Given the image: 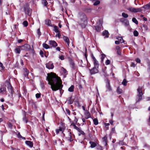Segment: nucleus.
I'll use <instances>...</instances> for the list:
<instances>
[{
    "instance_id": "nucleus-1",
    "label": "nucleus",
    "mask_w": 150,
    "mask_h": 150,
    "mask_svg": "<svg viewBox=\"0 0 150 150\" xmlns=\"http://www.w3.org/2000/svg\"><path fill=\"white\" fill-rule=\"evenodd\" d=\"M47 79L48 83L51 85V88L53 91H56L62 87L60 78L52 72L47 74Z\"/></svg>"
},
{
    "instance_id": "nucleus-2",
    "label": "nucleus",
    "mask_w": 150,
    "mask_h": 150,
    "mask_svg": "<svg viewBox=\"0 0 150 150\" xmlns=\"http://www.w3.org/2000/svg\"><path fill=\"white\" fill-rule=\"evenodd\" d=\"M78 23L82 28L85 27L87 18L86 15L83 13H80L79 14Z\"/></svg>"
},
{
    "instance_id": "nucleus-3",
    "label": "nucleus",
    "mask_w": 150,
    "mask_h": 150,
    "mask_svg": "<svg viewBox=\"0 0 150 150\" xmlns=\"http://www.w3.org/2000/svg\"><path fill=\"white\" fill-rule=\"evenodd\" d=\"M137 94L136 97V101L137 102H139L142 99V96L143 93L142 92V88L139 87L137 89Z\"/></svg>"
},
{
    "instance_id": "nucleus-4",
    "label": "nucleus",
    "mask_w": 150,
    "mask_h": 150,
    "mask_svg": "<svg viewBox=\"0 0 150 150\" xmlns=\"http://www.w3.org/2000/svg\"><path fill=\"white\" fill-rule=\"evenodd\" d=\"M105 87L106 88V92H110L112 91V88L110 85V81L109 80L106 79H105Z\"/></svg>"
},
{
    "instance_id": "nucleus-5",
    "label": "nucleus",
    "mask_w": 150,
    "mask_h": 150,
    "mask_svg": "<svg viewBox=\"0 0 150 150\" xmlns=\"http://www.w3.org/2000/svg\"><path fill=\"white\" fill-rule=\"evenodd\" d=\"M24 11L26 14H28L29 16L31 15V10L28 4H25L23 6Z\"/></svg>"
},
{
    "instance_id": "nucleus-6",
    "label": "nucleus",
    "mask_w": 150,
    "mask_h": 150,
    "mask_svg": "<svg viewBox=\"0 0 150 150\" xmlns=\"http://www.w3.org/2000/svg\"><path fill=\"white\" fill-rule=\"evenodd\" d=\"M128 10L129 11L134 13L139 12L142 11V8H134L132 7H130L128 8Z\"/></svg>"
},
{
    "instance_id": "nucleus-7",
    "label": "nucleus",
    "mask_w": 150,
    "mask_h": 150,
    "mask_svg": "<svg viewBox=\"0 0 150 150\" xmlns=\"http://www.w3.org/2000/svg\"><path fill=\"white\" fill-rule=\"evenodd\" d=\"M6 85L9 92H10L11 94H13V88L8 81H6Z\"/></svg>"
},
{
    "instance_id": "nucleus-8",
    "label": "nucleus",
    "mask_w": 150,
    "mask_h": 150,
    "mask_svg": "<svg viewBox=\"0 0 150 150\" xmlns=\"http://www.w3.org/2000/svg\"><path fill=\"white\" fill-rule=\"evenodd\" d=\"M98 68L97 67H94L92 69H89L90 73L91 75L96 74L98 72Z\"/></svg>"
},
{
    "instance_id": "nucleus-9",
    "label": "nucleus",
    "mask_w": 150,
    "mask_h": 150,
    "mask_svg": "<svg viewBox=\"0 0 150 150\" xmlns=\"http://www.w3.org/2000/svg\"><path fill=\"white\" fill-rule=\"evenodd\" d=\"M21 47V50L25 51L28 50L30 48V46L27 44H25L22 46H20Z\"/></svg>"
},
{
    "instance_id": "nucleus-10",
    "label": "nucleus",
    "mask_w": 150,
    "mask_h": 150,
    "mask_svg": "<svg viewBox=\"0 0 150 150\" xmlns=\"http://www.w3.org/2000/svg\"><path fill=\"white\" fill-rule=\"evenodd\" d=\"M46 67L48 69H52L54 67V65L53 63L49 62L46 64Z\"/></svg>"
},
{
    "instance_id": "nucleus-11",
    "label": "nucleus",
    "mask_w": 150,
    "mask_h": 150,
    "mask_svg": "<svg viewBox=\"0 0 150 150\" xmlns=\"http://www.w3.org/2000/svg\"><path fill=\"white\" fill-rule=\"evenodd\" d=\"M49 42V44L52 47H55L57 46V44L56 42L54 40H50Z\"/></svg>"
},
{
    "instance_id": "nucleus-12",
    "label": "nucleus",
    "mask_w": 150,
    "mask_h": 150,
    "mask_svg": "<svg viewBox=\"0 0 150 150\" xmlns=\"http://www.w3.org/2000/svg\"><path fill=\"white\" fill-rule=\"evenodd\" d=\"M25 144L30 148H32L33 146V144L32 142L30 141H26Z\"/></svg>"
},
{
    "instance_id": "nucleus-13",
    "label": "nucleus",
    "mask_w": 150,
    "mask_h": 150,
    "mask_svg": "<svg viewBox=\"0 0 150 150\" xmlns=\"http://www.w3.org/2000/svg\"><path fill=\"white\" fill-rule=\"evenodd\" d=\"M62 74L63 75L64 77H65L66 75L67 74V71L65 69L62 67Z\"/></svg>"
},
{
    "instance_id": "nucleus-14",
    "label": "nucleus",
    "mask_w": 150,
    "mask_h": 150,
    "mask_svg": "<svg viewBox=\"0 0 150 150\" xmlns=\"http://www.w3.org/2000/svg\"><path fill=\"white\" fill-rule=\"evenodd\" d=\"M63 38L65 42L67 43L68 46H69V38L65 36H64Z\"/></svg>"
},
{
    "instance_id": "nucleus-15",
    "label": "nucleus",
    "mask_w": 150,
    "mask_h": 150,
    "mask_svg": "<svg viewBox=\"0 0 150 150\" xmlns=\"http://www.w3.org/2000/svg\"><path fill=\"white\" fill-rule=\"evenodd\" d=\"M23 121L26 123L28 122V119L26 118V113L25 112L23 113Z\"/></svg>"
},
{
    "instance_id": "nucleus-16",
    "label": "nucleus",
    "mask_w": 150,
    "mask_h": 150,
    "mask_svg": "<svg viewBox=\"0 0 150 150\" xmlns=\"http://www.w3.org/2000/svg\"><path fill=\"white\" fill-rule=\"evenodd\" d=\"M45 24L48 26H52V24L51 23V21L49 19H47L45 21Z\"/></svg>"
},
{
    "instance_id": "nucleus-17",
    "label": "nucleus",
    "mask_w": 150,
    "mask_h": 150,
    "mask_svg": "<svg viewBox=\"0 0 150 150\" xmlns=\"http://www.w3.org/2000/svg\"><path fill=\"white\" fill-rule=\"evenodd\" d=\"M107 137L106 135L102 139L103 142L105 146H106L107 144Z\"/></svg>"
},
{
    "instance_id": "nucleus-18",
    "label": "nucleus",
    "mask_w": 150,
    "mask_h": 150,
    "mask_svg": "<svg viewBox=\"0 0 150 150\" xmlns=\"http://www.w3.org/2000/svg\"><path fill=\"white\" fill-rule=\"evenodd\" d=\"M109 33L108 30H105L103 32L102 35L103 36H105L106 38H108L109 37Z\"/></svg>"
},
{
    "instance_id": "nucleus-19",
    "label": "nucleus",
    "mask_w": 150,
    "mask_h": 150,
    "mask_svg": "<svg viewBox=\"0 0 150 150\" xmlns=\"http://www.w3.org/2000/svg\"><path fill=\"white\" fill-rule=\"evenodd\" d=\"M29 73V71L27 69L25 68L24 69L23 74L25 77H27L28 76Z\"/></svg>"
},
{
    "instance_id": "nucleus-20",
    "label": "nucleus",
    "mask_w": 150,
    "mask_h": 150,
    "mask_svg": "<svg viewBox=\"0 0 150 150\" xmlns=\"http://www.w3.org/2000/svg\"><path fill=\"white\" fill-rule=\"evenodd\" d=\"M89 143L91 144L90 147L91 148H94L97 146L95 142H90Z\"/></svg>"
},
{
    "instance_id": "nucleus-21",
    "label": "nucleus",
    "mask_w": 150,
    "mask_h": 150,
    "mask_svg": "<svg viewBox=\"0 0 150 150\" xmlns=\"http://www.w3.org/2000/svg\"><path fill=\"white\" fill-rule=\"evenodd\" d=\"M21 47H20V46L18 47L15 49V51L16 53L17 54H19L21 52Z\"/></svg>"
},
{
    "instance_id": "nucleus-22",
    "label": "nucleus",
    "mask_w": 150,
    "mask_h": 150,
    "mask_svg": "<svg viewBox=\"0 0 150 150\" xmlns=\"http://www.w3.org/2000/svg\"><path fill=\"white\" fill-rule=\"evenodd\" d=\"M79 132V135L80 136L81 134L84 135L85 134V133L81 129L79 128L78 130H77Z\"/></svg>"
},
{
    "instance_id": "nucleus-23",
    "label": "nucleus",
    "mask_w": 150,
    "mask_h": 150,
    "mask_svg": "<svg viewBox=\"0 0 150 150\" xmlns=\"http://www.w3.org/2000/svg\"><path fill=\"white\" fill-rule=\"evenodd\" d=\"M6 91V88L5 87H3L0 88V93L2 94H4Z\"/></svg>"
},
{
    "instance_id": "nucleus-24",
    "label": "nucleus",
    "mask_w": 150,
    "mask_h": 150,
    "mask_svg": "<svg viewBox=\"0 0 150 150\" xmlns=\"http://www.w3.org/2000/svg\"><path fill=\"white\" fill-rule=\"evenodd\" d=\"M142 8H145L146 10H149L150 9V2L148 4H146Z\"/></svg>"
},
{
    "instance_id": "nucleus-25",
    "label": "nucleus",
    "mask_w": 150,
    "mask_h": 150,
    "mask_svg": "<svg viewBox=\"0 0 150 150\" xmlns=\"http://www.w3.org/2000/svg\"><path fill=\"white\" fill-rule=\"evenodd\" d=\"M123 90L120 88V87H118L117 89V92L118 94H120L123 92Z\"/></svg>"
},
{
    "instance_id": "nucleus-26",
    "label": "nucleus",
    "mask_w": 150,
    "mask_h": 150,
    "mask_svg": "<svg viewBox=\"0 0 150 150\" xmlns=\"http://www.w3.org/2000/svg\"><path fill=\"white\" fill-rule=\"evenodd\" d=\"M116 39L121 43H123L124 42V40H123L122 37H118L116 38Z\"/></svg>"
},
{
    "instance_id": "nucleus-27",
    "label": "nucleus",
    "mask_w": 150,
    "mask_h": 150,
    "mask_svg": "<svg viewBox=\"0 0 150 150\" xmlns=\"http://www.w3.org/2000/svg\"><path fill=\"white\" fill-rule=\"evenodd\" d=\"M74 85H71L68 89V91L70 92H72L74 91Z\"/></svg>"
},
{
    "instance_id": "nucleus-28",
    "label": "nucleus",
    "mask_w": 150,
    "mask_h": 150,
    "mask_svg": "<svg viewBox=\"0 0 150 150\" xmlns=\"http://www.w3.org/2000/svg\"><path fill=\"white\" fill-rule=\"evenodd\" d=\"M94 67H97V68H98L99 64L98 63V62L97 60L93 62Z\"/></svg>"
},
{
    "instance_id": "nucleus-29",
    "label": "nucleus",
    "mask_w": 150,
    "mask_h": 150,
    "mask_svg": "<svg viewBox=\"0 0 150 150\" xmlns=\"http://www.w3.org/2000/svg\"><path fill=\"white\" fill-rule=\"evenodd\" d=\"M42 3L45 6H47L48 4V3L46 0H42Z\"/></svg>"
},
{
    "instance_id": "nucleus-30",
    "label": "nucleus",
    "mask_w": 150,
    "mask_h": 150,
    "mask_svg": "<svg viewBox=\"0 0 150 150\" xmlns=\"http://www.w3.org/2000/svg\"><path fill=\"white\" fill-rule=\"evenodd\" d=\"M54 31L56 33L59 32V31L58 30V28L57 26L54 25Z\"/></svg>"
},
{
    "instance_id": "nucleus-31",
    "label": "nucleus",
    "mask_w": 150,
    "mask_h": 150,
    "mask_svg": "<svg viewBox=\"0 0 150 150\" xmlns=\"http://www.w3.org/2000/svg\"><path fill=\"white\" fill-rule=\"evenodd\" d=\"M94 124L95 125H97L98 124V122L97 119L95 118L93 120Z\"/></svg>"
},
{
    "instance_id": "nucleus-32",
    "label": "nucleus",
    "mask_w": 150,
    "mask_h": 150,
    "mask_svg": "<svg viewBox=\"0 0 150 150\" xmlns=\"http://www.w3.org/2000/svg\"><path fill=\"white\" fill-rule=\"evenodd\" d=\"M63 128L62 127H59V129H56V133L57 134H58L59 131H63Z\"/></svg>"
},
{
    "instance_id": "nucleus-33",
    "label": "nucleus",
    "mask_w": 150,
    "mask_h": 150,
    "mask_svg": "<svg viewBox=\"0 0 150 150\" xmlns=\"http://www.w3.org/2000/svg\"><path fill=\"white\" fill-rule=\"evenodd\" d=\"M42 45L43 47L46 49H48L50 48L49 45L46 43H44Z\"/></svg>"
},
{
    "instance_id": "nucleus-34",
    "label": "nucleus",
    "mask_w": 150,
    "mask_h": 150,
    "mask_svg": "<svg viewBox=\"0 0 150 150\" xmlns=\"http://www.w3.org/2000/svg\"><path fill=\"white\" fill-rule=\"evenodd\" d=\"M71 125H73L74 126V128L76 130H78V129L79 128L76 125L75 123L74 122H72Z\"/></svg>"
},
{
    "instance_id": "nucleus-35",
    "label": "nucleus",
    "mask_w": 150,
    "mask_h": 150,
    "mask_svg": "<svg viewBox=\"0 0 150 150\" xmlns=\"http://www.w3.org/2000/svg\"><path fill=\"white\" fill-rule=\"evenodd\" d=\"M127 81L125 79H124L123 80V81L122 82V84L124 86H126L127 85Z\"/></svg>"
},
{
    "instance_id": "nucleus-36",
    "label": "nucleus",
    "mask_w": 150,
    "mask_h": 150,
    "mask_svg": "<svg viewBox=\"0 0 150 150\" xmlns=\"http://www.w3.org/2000/svg\"><path fill=\"white\" fill-rule=\"evenodd\" d=\"M73 102V101L71 100V97L69 98H68L67 100V103L69 104H71Z\"/></svg>"
},
{
    "instance_id": "nucleus-37",
    "label": "nucleus",
    "mask_w": 150,
    "mask_h": 150,
    "mask_svg": "<svg viewBox=\"0 0 150 150\" xmlns=\"http://www.w3.org/2000/svg\"><path fill=\"white\" fill-rule=\"evenodd\" d=\"M132 21L134 23H135L136 24H137L138 23V21L135 18H132Z\"/></svg>"
},
{
    "instance_id": "nucleus-38",
    "label": "nucleus",
    "mask_w": 150,
    "mask_h": 150,
    "mask_svg": "<svg viewBox=\"0 0 150 150\" xmlns=\"http://www.w3.org/2000/svg\"><path fill=\"white\" fill-rule=\"evenodd\" d=\"M133 34L134 36L137 37L139 33L137 31L135 30L134 31Z\"/></svg>"
},
{
    "instance_id": "nucleus-39",
    "label": "nucleus",
    "mask_w": 150,
    "mask_h": 150,
    "mask_svg": "<svg viewBox=\"0 0 150 150\" xmlns=\"http://www.w3.org/2000/svg\"><path fill=\"white\" fill-rule=\"evenodd\" d=\"M91 57L93 59V62L97 60L95 57L94 56V55L93 53H91Z\"/></svg>"
},
{
    "instance_id": "nucleus-40",
    "label": "nucleus",
    "mask_w": 150,
    "mask_h": 150,
    "mask_svg": "<svg viewBox=\"0 0 150 150\" xmlns=\"http://www.w3.org/2000/svg\"><path fill=\"white\" fill-rule=\"evenodd\" d=\"M122 16L123 17L125 18H127L128 16L127 14H126L124 13H122Z\"/></svg>"
},
{
    "instance_id": "nucleus-41",
    "label": "nucleus",
    "mask_w": 150,
    "mask_h": 150,
    "mask_svg": "<svg viewBox=\"0 0 150 150\" xmlns=\"http://www.w3.org/2000/svg\"><path fill=\"white\" fill-rule=\"evenodd\" d=\"M96 148L97 150H103V149L102 147L100 145L97 146Z\"/></svg>"
},
{
    "instance_id": "nucleus-42",
    "label": "nucleus",
    "mask_w": 150,
    "mask_h": 150,
    "mask_svg": "<svg viewBox=\"0 0 150 150\" xmlns=\"http://www.w3.org/2000/svg\"><path fill=\"white\" fill-rule=\"evenodd\" d=\"M23 25L25 27H27L28 25V23L27 21H24L23 22Z\"/></svg>"
},
{
    "instance_id": "nucleus-43",
    "label": "nucleus",
    "mask_w": 150,
    "mask_h": 150,
    "mask_svg": "<svg viewBox=\"0 0 150 150\" xmlns=\"http://www.w3.org/2000/svg\"><path fill=\"white\" fill-rule=\"evenodd\" d=\"M100 3V1H97L93 4V5L94 6H97Z\"/></svg>"
},
{
    "instance_id": "nucleus-44",
    "label": "nucleus",
    "mask_w": 150,
    "mask_h": 150,
    "mask_svg": "<svg viewBox=\"0 0 150 150\" xmlns=\"http://www.w3.org/2000/svg\"><path fill=\"white\" fill-rule=\"evenodd\" d=\"M4 68L3 64L0 62V69L3 70Z\"/></svg>"
},
{
    "instance_id": "nucleus-45",
    "label": "nucleus",
    "mask_w": 150,
    "mask_h": 150,
    "mask_svg": "<svg viewBox=\"0 0 150 150\" xmlns=\"http://www.w3.org/2000/svg\"><path fill=\"white\" fill-rule=\"evenodd\" d=\"M41 94L40 93H37L35 95V97L37 98H40V97Z\"/></svg>"
},
{
    "instance_id": "nucleus-46",
    "label": "nucleus",
    "mask_w": 150,
    "mask_h": 150,
    "mask_svg": "<svg viewBox=\"0 0 150 150\" xmlns=\"http://www.w3.org/2000/svg\"><path fill=\"white\" fill-rule=\"evenodd\" d=\"M105 56H106L104 54H102L101 59L102 61H103V59L105 57Z\"/></svg>"
},
{
    "instance_id": "nucleus-47",
    "label": "nucleus",
    "mask_w": 150,
    "mask_h": 150,
    "mask_svg": "<svg viewBox=\"0 0 150 150\" xmlns=\"http://www.w3.org/2000/svg\"><path fill=\"white\" fill-rule=\"evenodd\" d=\"M111 133H115V127H113L112 128Z\"/></svg>"
},
{
    "instance_id": "nucleus-48",
    "label": "nucleus",
    "mask_w": 150,
    "mask_h": 150,
    "mask_svg": "<svg viewBox=\"0 0 150 150\" xmlns=\"http://www.w3.org/2000/svg\"><path fill=\"white\" fill-rule=\"evenodd\" d=\"M57 34L56 35V36L58 37L59 38H60V37L61 36L60 32L59 31V32H57Z\"/></svg>"
},
{
    "instance_id": "nucleus-49",
    "label": "nucleus",
    "mask_w": 150,
    "mask_h": 150,
    "mask_svg": "<svg viewBox=\"0 0 150 150\" xmlns=\"http://www.w3.org/2000/svg\"><path fill=\"white\" fill-rule=\"evenodd\" d=\"M123 23L124 24V25L126 26H127L129 25V22L128 21H126L125 22H124Z\"/></svg>"
},
{
    "instance_id": "nucleus-50",
    "label": "nucleus",
    "mask_w": 150,
    "mask_h": 150,
    "mask_svg": "<svg viewBox=\"0 0 150 150\" xmlns=\"http://www.w3.org/2000/svg\"><path fill=\"white\" fill-rule=\"evenodd\" d=\"M96 30L97 32H100V28L98 26H96Z\"/></svg>"
},
{
    "instance_id": "nucleus-51",
    "label": "nucleus",
    "mask_w": 150,
    "mask_h": 150,
    "mask_svg": "<svg viewBox=\"0 0 150 150\" xmlns=\"http://www.w3.org/2000/svg\"><path fill=\"white\" fill-rule=\"evenodd\" d=\"M40 55L42 57H44V52L42 50L40 51Z\"/></svg>"
},
{
    "instance_id": "nucleus-52",
    "label": "nucleus",
    "mask_w": 150,
    "mask_h": 150,
    "mask_svg": "<svg viewBox=\"0 0 150 150\" xmlns=\"http://www.w3.org/2000/svg\"><path fill=\"white\" fill-rule=\"evenodd\" d=\"M70 65L71 67L72 68H74V64L73 62H71L70 63Z\"/></svg>"
},
{
    "instance_id": "nucleus-53",
    "label": "nucleus",
    "mask_w": 150,
    "mask_h": 150,
    "mask_svg": "<svg viewBox=\"0 0 150 150\" xmlns=\"http://www.w3.org/2000/svg\"><path fill=\"white\" fill-rule=\"evenodd\" d=\"M110 60L109 59H107L106 61L105 62V64L106 65H108L109 64H110Z\"/></svg>"
},
{
    "instance_id": "nucleus-54",
    "label": "nucleus",
    "mask_w": 150,
    "mask_h": 150,
    "mask_svg": "<svg viewBox=\"0 0 150 150\" xmlns=\"http://www.w3.org/2000/svg\"><path fill=\"white\" fill-rule=\"evenodd\" d=\"M66 111L67 113L69 115H70V111L68 109H66Z\"/></svg>"
},
{
    "instance_id": "nucleus-55",
    "label": "nucleus",
    "mask_w": 150,
    "mask_h": 150,
    "mask_svg": "<svg viewBox=\"0 0 150 150\" xmlns=\"http://www.w3.org/2000/svg\"><path fill=\"white\" fill-rule=\"evenodd\" d=\"M59 58L61 60H63L64 59V56L63 55H61L59 57Z\"/></svg>"
},
{
    "instance_id": "nucleus-56",
    "label": "nucleus",
    "mask_w": 150,
    "mask_h": 150,
    "mask_svg": "<svg viewBox=\"0 0 150 150\" xmlns=\"http://www.w3.org/2000/svg\"><path fill=\"white\" fill-rule=\"evenodd\" d=\"M67 137L68 138V140L70 142H71L73 141V139L71 138V136H70V137Z\"/></svg>"
},
{
    "instance_id": "nucleus-57",
    "label": "nucleus",
    "mask_w": 150,
    "mask_h": 150,
    "mask_svg": "<svg viewBox=\"0 0 150 150\" xmlns=\"http://www.w3.org/2000/svg\"><path fill=\"white\" fill-rule=\"evenodd\" d=\"M69 131H70V129L69 130H68V137H70V136H71V133Z\"/></svg>"
},
{
    "instance_id": "nucleus-58",
    "label": "nucleus",
    "mask_w": 150,
    "mask_h": 150,
    "mask_svg": "<svg viewBox=\"0 0 150 150\" xmlns=\"http://www.w3.org/2000/svg\"><path fill=\"white\" fill-rule=\"evenodd\" d=\"M37 33L39 35H40L41 34V32L40 29H38L37 31Z\"/></svg>"
},
{
    "instance_id": "nucleus-59",
    "label": "nucleus",
    "mask_w": 150,
    "mask_h": 150,
    "mask_svg": "<svg viewBox=\"0 0 150 150\" xmlns=\"http://www.w3.org/2000/svg\"><path fill=\"white\" fill-rule=\"evenodd\" d=\"M8 126H9V127L11 128H12V124L10 123V122H9L8 123Z\"/></svg>"
},
{
    "instance_id": "nucleus-60",
    "label": "nucleus",
    "mask_w": 150,
    "mask_h": 150,
    "mask_svg": "<svg viewBox=\"0 0 150 150\" xmlns=\"http://www.w3.org/2000/svg\"><path fill=\"white\" fill-rule=\"evenodd\" d=\"M17 136L18 138H21V137H22V136L21 135L20 133H18L17 134Z\"/></svg>"
},
{
    "instance_id": "nucleus-61",
    "label": "nucleus",
    "mask_w": 150,
    "mask_h": 150,
    "mask_svg": "<svg viewBox=\"0 0 150 150\" xmlns=\"http://www.w3.org/2000/svg\"><path fill=\"white\" fill-rule=\"evenodd\" d=\"M117 53L118 55H121V52L120 50L117 51Z\"/></svg>"
},
{
    "instance_id": "nucleus-62",
    "label": "nucleus",
    "mask_w": 150,
    "mask_h": 150,
    "mask_svg": "<svg viewBox=\"0 0 150 150\" xmlns=\"http://www.w3.org/2000/svg\"><path fill=\"white\" fill-rule=\"evenodd\" d=\"M136 62L138 63H140L141 62L140 59L139 58H137L136 59Z\"/></svg>"
},
{
    "instance_id": "nucleus-63",
    "label": "nucleus",
    "mask_w": 150,
    "mask_h": 150,
    "mask_svg": "<svg viewBox=\"0 0 150 150\" xmlns=\"http://www.w3.org/2000/svg\"><path fill=\"white\" fill-rule=\"evenodd\" d=\"M116 50H120V47L119 46H117L116 47Z\"/></svg>"
},
{
    "instance_id": "nucleus-64",
    "label": "nucleus",
    "mask_w": 150,
    "mask_h": 150,
    "mask_svg": "<svg viewBox=\"0 0 150 150\" xmlns=\"http://www.w3.org/2000/svg\"><path fill=\"white\" fill-rule=\"evenodd\" d=\"M86 114L87 115L88 117L87 118H86V119H88V118L90 117V114L89 112H88Z\"/></svg>"
}]
</instances>
